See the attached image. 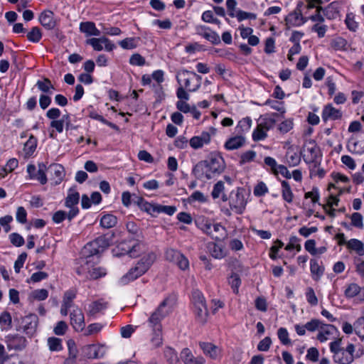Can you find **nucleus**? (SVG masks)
Listing matches in <instances>:
<instances>
[{
  "mask_svg": "<svg viewBox=\"0 0 364 364\" xmlns=\"http://www.w3.org/2000/svg\"><path fill=\"white\" fill-rule=\"evenodd\" d=\"M146 208V211L153 215L154 213H166L168 215H173L176 211V206L173 205H162L148 204Z\"/></svg>",
  "mask_w": 364,
  "mask_h": 364,
  "instance_id": "nucleus-19",
  "label": "nucleus"
},
{
  "mask_svg": "<svg viewBox=\"0 0 364 364\" xmlns=\"http://www.w3.org/2000/svg\"><path fill=\"white\" fill-rule=\"evenodd\" d=\"M39 21L41 25L48 30L53 29L55 26L53 13L51 11H46L41 13L39 16Z\"/></svg>",
  "mask_w": 364,
  "mask_h": 364,
  "instance_id": "nucleus-26",
  "label": "nucleus"
},
{
  "mask_svg": "<svg viewBox=\"0 0 364 364\" xmlns=\"http://www.w3.org/2000/svg\"><path fill=\"white\" fill-rule=\"evenodd\" d=\"M333 360L338 364H351L354 360L355 346L348 343L346 348L341 347V339H337L329 344Z\"/></svg>",
  "mask_w": 364,
  "mask_h": 364,
  "instance_id": "nucleus-3",
  "label": "nucleus"
},
{
  "mask_svg": "<svg viewBox=\"0 0 364 364\" xmlns=\"http://www.w3.org/2000/svg\"><path fill=\"white\" fill-rule=\"evenodd\" d=\"M103 325L100 323H93L87 326L84 335L86 336L98 333L102 331Z\"/></svg>",
  "mask_w": 364,
  "mask_h": 364,
  "instance_id": "nucleus-52",
  "label": "nucleus"
},
{
  "mask_svg": "<svg viewBox=\"0 0 364 364\" xmlns=\"http://www.w3.org/2000/svg\"><path fill=\"white\" fill-rule=\"evenodd\" d=\"M36 86L45 95H52V90H55V87L51 81L47 77H44L43 80H38L36 82Z\"/></svg>",
  "mask_w": 364,
  "mask_h": 364,
  "instance_id": "nucleus-33",
  "label": "nucleus"
},
{
  "mask_svg": "<svg viewBox=\"0 0 364 364\" xmlns=\"http://www.w3.org/2000/svg\"><path fill=\"white\" fill-rule=\"evenodd\" d=\"M38 325V317L36 315L31 314L25 316L22 321V328L23 332L29 336H32L37 328Z\"/></svg>",
  "mask_w": 364,
  "mask_h": 364,
  "instance_id": "nucleus-16",
  "label": "nucleus"
},
{
  "mask_svg": "<svg viewBox=\"0 0 364 364\" xmlns=\"http://www.w3.org/2000/svg\"><path fill=\"white\" fill-rule=\"evenodd\" d=\"M211 194L214 199L220 198L224 202L227 201L228 199L225 192L224 183H215Z\"/></svg>",
  "mask_w": 364,
  "mask_h": 364,
  "instance_id": "nucleus-37",
  "label": "nucleus"
},
{
  "mask_svg": "<svg viewBox=\"0 0 364 364\" xmlns=\"http://www.w3.org/2000/svg\"><path fill=\"white\" fill-rule=\"evenodd\" d=\"M282 197L284 200L291 203L293 199V193L289 183H282Z\"/></svg>",
  "mask_w": 364,
  "mask_h": 364,
  "instance_id": "nucleus-64",
  "label": "nucleus"
},
{
  "mask_svg": "<svg viewBox=\"0 0 364 364\" xmlns=\"http://www.w3.org/2000/svg\"><path fill=\"white\" fill-rule=\"evenodd\" d=\"M347 247L355 251L359 256L364 255L363 243L358 239H350L346 243Z\"/></svg>",
  "mask_w": 364,
  "mask_h": 364,
  "instance_id": "nucleus-35",
  "label": "nucleus"
},
{
  "mask_svg": "<svg viewBox=\"0 0 364 364\" xmlns=\"http://www.w3.org/2000/svg\"><path fill=\"white\" fill-rule=\"evenodd\" d=\"M76 297V291L75 289H69L65 292L63 303L67 306V307H72L73 301Z\"/></svg>",
  "mask_w": 364,
  "mask_h": 364,
  "instance_id": "nucleus-57",
  "label": "nucleus"
},
{
  "mask_svg": "<svg viewBox=\"0 0 364 364\" xmlns=\"http://www.w3.org/2000/svg\"><path fill=\"white\" fill-rule=\"evenodd\" d=\"M151 87L154 92L156 102H161L165 97L162 85L161 84H153Z\"/></svg>",
  "mask_w": 364,
  "mask_h": 364,
  "instance_id": "nucleus-58",
  "label": "nucleus"
},
{
  "mask_svg": "<svg viewBox=\"0 0 364 364\" xmlns=\"http://www.w3.org/2000/svg\"><path fill=\"white\" fill-rule=\"evenodd\" d=\"M46 173L50 176V180L62 181L65 176V169L63 166L59 164H50L46 167Z\"/></svg>",
  "mask_w": 364,
  "mask_h": 364,
  "instance_id": "nucleus-17",
  "label": "nucleus"
},
{
  "mask_svg": "<svg viewBox=\"0 0 364 364\" xmlns=\"http://www.w3.org/2000/svg\"><path fill=\"white\" fill-rule=\"evenodd\" d=\"M322 119L324 122L328 119L336 120L342 117L340 109H336L331 104L326 105L322 111Z\"/></svg>",
  "mask_w": 364,
  "mask_h": 364,
  "instance_id": "nucleus-20",
  "label": "nucleus"
},
{
  "mask_svg": "<svg viewBox=\"0 0 364 364\" xmlns=\"http://www.w3.org/2000/svg\"><path fill=\"white\" fill-rule=\"evenodd\" d=\"M42 38V33L38 27H33L27 33V38L33 43H38Z\"/></svg>",
  "mask_w": 364,
  "mask_h": 364,
  "instance_id": "nucleus-45",
  "label": "nucleus"
},
{
  "mask_svg": "<svg viewBox=\"0 0 364 364\" xmlns=\"http://www.w3.org/2000/svg\"><path fill=\"white\" fill-rule=\"evenodd\" d=\"M130 249L128 250V255L130 257H137L141 252L145 249V244L139 239L129 240Z\"/></svg>",
  "mask_w": 364,
  "mask_h": 364,
  "instance_id": "nucleus-22",
  "label": "nucleus"
},
{
  "mask_svg": "<svg viewBox=\"0 0 364 364\" xmlns=\"http://www.w3.org/2000/svg\"><path fill=\"white\" fill-rule=\"evenodd\" d=\"M300 239L297 237L296 235H292L289 237V242L285 247V250L287 251H291L294 249L296 250L297 252H300L301 250V247L299 244Z\"/></svg>",
  "mask_w": 364,
  "mask_h": 364,
  "instance_id": "nucleus-48",
  "label": "nucleus"
},
{
  "mask_svg": "<svg viewBox=\"0 0 364 364\" xmlns=\"http://www.w3.org/2000/svg\"><path fill=\"white\" fill-rule=\"evenodd\" d=\"M6 343L9 350H21L26 346V339L18 334L7 336Z\"/></svg>",
  "mask_w": 364,
  "mask_h": 364,
  "instance_id": "nucleus-14",
  "label": "nucleus"
},
{
  "mask_svg": "<svg viewBox=\"0 0 364 364\" xmlns=\"http://www.w3.org/2000/svg\"><path fill=\"white\" fill-rule=\"evenodd\" d=\"M91 262V257L90 256H87L85 259H81L80 260V265L76 269L77 274L86 279H97L107 274L105 268L94 267L92 266Z\"/></svg>",
  "mask_w": 364,
  "mask_h": 364,
  "instance_id": "nucleus-4",
  "label": "nucleus"
},
{
  "mask_svg": "<svg viewBox=\"0 0 364 364\" xmlns=\"http://www.w3.org/2000/svg\"><path fill=\"white\" fill-rule=\"evenodd\" d=\"M328 190L330 192L327 205L329 208H332L333 206H338L339 199L338 196L343 193V190L339 188L336 186V183H328Z\"/></svg>",
  "mask_w": 364,
  "mask_h": 364,
  "instance_id": "nucleus-21",
  "label": "nucleus"
},
{
  "mask_svg": "<svg viewBox=\"0 0 364 364\" xmlns=\"http://www.w3.org/2000/svg\"><path fill=\"white\" fill-rule=\"evenodd\" d=\"M129 63L132 65L143 66L145 65L146 60L140 54L134 53L130 57Z\"/></svg>",
  "mask_w": 364,
  "mask_h": 364,
  "instance_id": "nucleus-63",
  "label": "nucleus"
},
{
  "mask_svg": "<svg viewBox=\"0 0 364 364\" xmlns=\"http://www.w3.org/2000/svg\"><path fill=\"white\" fill-rule=\"evenodd\" d=\"M107 302L104 299H97L89 304L86 311L88 316H96L100 314H103L104 311L107 309Z\"/></svg>",
  "mask_w": 364,
  "mask_h": 364,
  "instance_id": "nucleus-15",
  "label": "nucleus"
},
{
  "mask_svg": "<svg viewBox=\"0 0 364 364\" xmlns=\"http://www.w3.org/2000/svg\"><path fill=\"white\" fill-rule=\"evenodd\" d=\"M189 75H191V71L187 70H183L177 74L176 78L178 83H180L181 80H183V87L186 89L187 91L191 92L190 90L192 89V87H191V81L193 79L188 76Z\"/></svg>",
  "mask_w": 364,
  "mask_h": 364,
  "instance_id": "nucleus-38",
  "label": "nucleus"
},
{
  "mask_svg": "<svg viewBox=\"0 0 364 364\" xmlns=\"http://www.w3.org/2000/svg\"><path fill=\"white\" fill-rule=\"evenodd\" d=\"M196 31L197 34L203 36L213 44L218 45L220 43L219 35L215 31H212L209 27L206 26H197L196 27Z\"/></svg>",
  "mask_w": 364,
  "mask_h": 364,
  "instance_id": "nucleus-13",
  "label": "nucleus"
},
{
  "mask_svg": "<svg viewBox=\"0 0 364 364\" xmlns=\"http://www.w3.org/2000/svg\"><path fill=\"white\" fill-rule=\"evenodd\" d=\"M211 256L215 259H220L226 256V252L223 246L215 242H210L208 246Z\"/></svg>",
  "mask_w": 364,
  "mask_h": 364,
  "instance_id": "nucleus-27",
  "label": "nucleus"
},
{
  "mask_svg": "<svg viewBox=\"0 0 364 364\" xmlns=\"http://www.w3.org/2000/svg\"><path fill=\"white\" fill-rule=\"evenodd\" d=\"M117 223V218L112 214H105L100 219V225L106 229L115 226Z\"/></svg>",
  "mask_w": 364,
  "mask_h": 364,
  "instance_id": "nucleus-39",
  "label": "nucleus"
},
{
  "mask_svg": "<svg viewBox=\"0 0 364 364\" xmlns=\"http://www.w3.org/2000/svg\"><path fill=\"white\" fill-rule=\"evenodd\" d=\"M354 330L357 336L364 340V316L358 318L354 323Z\"/></svg>",
  "mask_w": 364,
  "mask_h": 364,
  "instance_id": "nucleus-49",
  "label": "nucleus"
},
{
  "mask_svg": "<svg viewBox=\"0 0 364 364\" xmlns=\"http://www.w3.org/2000/svg\"><path fill=\"white\" fill-rule=\"evenodd\" d=\"M46 166L43 163L38 164V169L36 168L33 164H29L27 166V172L29 175V178L31 180H36L40 182H46Z\"/></svg>",
  "mask_w": 364,
  "mask_h": 364,
  "instance_id": "nucleus-11",
  "label": "nucleus"
},
{
  "mask_svg": "<svg viewBox=\"0 0 364 364\" xmlns=\"http://www.w3.org/2000/svg\"><path fill=\"white\" fill-rule=\"evenodd\" d=\"M109 246V240L105 236H100L87 243L84 247V251L89 254L88 256L92 257L102 252Z\"/></svg>",
  "mask_w": 364,
  "mask_h": 364,
  "instance_id": "nucleus-7",
  "label": "nucleus"
},
{
  "mask_svg": "<svg viewBox=\"0 0 364 364\" xmlns=\"http://www.w3.org/2000/svg\"><path fill=\"white\" fill-rule=\"evenodd\" d=\"M346 24L347 26V28L351 31L355 32L358 27V23L354 20V15L353 14H348L345 20Z\"/></svg>",
  "mask_w": 364,
  "mask_h": 364,
  "instance_id": "nucleus-60",
  "label": "nucleus"
},
{
  "mask_svg": "<svg viewBox=\"0 0 364 364\" xmlns=\"http://www.w3.org/2000/svg\"><path fill=\"white\" fill-rule=\"evenodd\" d=\"M12 318L10 313L4 311L0 315V325L2 328L8 329L11 328Z\"/></svg>",
  "mask_w": 364,
  "mask_h": 364,
  "instance_id": "nucleus-51",
  "label": "nucleus"
},
{
  "mask_svg": "<svg viewBox=\"0 0 364 364\" xmlns=\"http://www.w3.org/2000/svg\"><path fill=\"white\" fill-rule=\"evenodd\" d=\"M278 338L283 345H289L291 340L289 338V333L286 328L281 327L277 331Z\"/></svg>",
  "mask_w": 364,
  "mask_h": 364,
  "instance_id": "nucleus-54",
  "label": "nucleus"
},
{
  "mask_svg": "<svg viewBox=\"0 0 364 364\" xmlns=\"http://www.w3.org/2000/svg\"><path fill=\"white\" fill-rule=\"evenodd\" d=\"M16 219L21 224H25L27 222V212L23 207L20 206L17 208Z\"/></svg>",
  "mask_w": 364,
  "mask_h": 364,
  "instance_id": "nucleus-62",
  "label": "nucleus"
},
{
  "mask_svg": "<svg viewBox=\"0 0 364 364\" xmlns=\"http://www.w3.org/2000/svg\"><path fill=\"white\" fill-rule=\"evenodd\" d=\"M70 324L76 331H82L85 326V316L82 310L75 307L70 314Z\"/></svg>",
  "mask_w": 364,
  "mask_h": 364,
  "instance_id": "nucleus-10",
  "label": "nucleus"
},
{
  "mask_svg": "<svg viewBox=\"0 0 364 364\" xmlns=\"http://www.w3.org/2000/svg\"><path fill=\"white\" fill-rule=\"evenodd\" d=\"M310 270L312 275V278L314 280L318 281L323 274L324 267L318 260L311 259Z\"/></svg>",
  "mask_w": 364,
  "mask_h": 364,
  "instance_id": "nucleus-28",
  "label": "nucleus"
},
{
  "mask_svg": "<svg viewBox=\"0 0 364 364\" xmlns=\"http://www.w3.org/2000/svg\"><path fill=\"white\" fill-rule=\"evenodd\" d=\"M195 223L196 226L206 235L211 233V225L213 223L209 218L205 216H200L195 220Z\"/></svg>",
  "mask_w": 364,
  "mask_h": 364,
  "instance_id": "nucleus-31",
  "label": "nucleus"
},
{
  "mask_svg": "<svg viewBox=\"0 0 364 364\" xmlns=\"http://www.w3.org/2000/svg\"><path fill=\"white\" fill-rule=\"evenodd\" d=\"M249 196V191L242 188L232 191L228 199L230 210L236 214H242L247 205Z\"/></svg>",
  "mask_w": 364,
  "mask_h": 364,
  "instance_id": "nucleus-5",
  "label": "nucleus"
},
{
  "mask_svg": "<svg viewBox=\"0 0 364 364\" xmlns=\"http://www.w3.org/2000/svg\"><path fill=\"white\" fill-rule=\"evenodd\" d=\"M85 356L89 359L103 358L106 353L105 346L102 344H89L82 347Z\"/></svg>",
  "mask_w": 364,
  "mask_h": 364,
  "instance_id": "nucleus-9",
  "label": "nucleus"
},
{
  "mask_svg": "<svg viewBox=\"0 0 364 364\" xmlns=\"http://www.w3.org/2000/svg\"><path fill=\"white\" fill-rule=\"evenodd\" d=\"M86 43L92 46L96 51H100L103 49L102 44L105 45L107 51H112L116 48L115 45L106 37L89 38L86 41Z\"/></svg>",
  "mask_w": 364,
  "mask_h": 364,
  "instance_id": "nucleus-12",
  "label": "nucleus"
},
{
  "mask_svg": "<svg viewBox=\"0 0 364 364\" xmlns=\"http://www.w3.org/2000/svg\"><path fill=\"white\" fill-rule=\"evenodd\" d=\"M360 291V287L355 283L350 284L344 291L346 298L350 299L357 296Z\"/></svg>",
  "mask_w": 364,
  "mask_h": 364,
  "instance_id": "nucleus-46",
  "label": "nucleus"
},
{
  "mask_svg": "<svg viewBox=\"0 0 364 364\" xmlns=\"http://www.w3.org/2000/svg\"><path fill=\"white\" fill-rule=\"evenodd\" d=\"M167 300H164L159 307L153 312L148 320L149 325L152 329L161 330V321L166 316V313L163 311V309L166 306Z\"/></svg>",
  "mask_w": 364,
  "mask_h": 364,
  "instance_id": "nucleus-8",
  "label": "nucleus"
},
{
  "mask_svg": "<svg viewBox=\"0 0 364 364\" xmlns=\"http://www.w3.org/2000/svg\"><path fill=\"white\" fill-rule=\"evenodd\" d=\"M164 355L169 364L178 363V354L173 348L166 347L164 350Z\"/></svg>",
  "mask_w": 364,
  "mask_h": 364,
  "instance_id": "nucleus-47",
  "label": "nucleus"
},
{
  "mask_svg": "<svg viewBox=\"0 0 364 364\" xmlns=\"http://www.w3.org/2000/svg\"><path fill=\"white\" fill-rule=\"evenodd\" d=\"M336 330V327L331 324H325L323 323L319 328V332L317 335V339L321 343H324L329 339L333 331Z\"/></svg>",
  "mask_w": 364,
  "mask_h": 364,
  "instance_id": "nucleus-23",
  "label": "nucleus"
},
{
  "mask_svg": "<svg viewBox=\"0 0 364 364\" xmlns=\"http://www.w3.org/2000/svg\"><path fill=\"white\" fill-rule=\"evenodd\" d=\"M79 201V193L74 188H70L65 200V206L70 209L68 211V220H72L79 214L80 210L77 207Z\"/></svg>",
  "mask_w": 364,
  "mask_h": 364,
  "instance_id": "nucleus-6",
  "label": "nucleus"
},
{
  "mask_svg": "<svg viewBox=\"0 0 364 364\" xmlns=\"http://www.w3.org/2000/svg\"><path fill=\"white\" fill-rule=\"evenodd\" d=\"M181 254L182 253L177 250L168 248L165 252V258L167 261L175 263L176 260H178Z\"/></svg>",
  "mask_w": 364,
  "mask_h": 364,
  "instance_id": "nucleus-50",
  "label": "nucleus"
},
{
  "mask_svg": "<svg viewBox=\"0 0 364 364\" xmlns=\"http://www.w3.org/2000/svg\"><path fill=\"white\" fill-rule=\"evenodd\" d=\"M36 146L37 139L31 134L27 141L24 144L23 151L26 156H31L35 151Z\"/></svg>",
  "mask_w": 364,
  "mask_h": 364,
  "instance_id": "nucleus-36",
  "label": "nucleus"
},
{
  "mask_svg": "<svg viewBox=\"0 0 364 364\" xmlns=\"http://www.w3.org/2000/svg\"><path fill=\"white\" fill-rule=\"evenodd\" d=\"M318 151V148L314 140H310L304 146V151L309 154L307 156L309 161H314L317 158Z\"/></svg>",
  "mask_w": 364,
  "mask_h": 364,
  "instance_id": "nucleus-32",
  "label": "nucleus"
},
{
  "mask_svg": "<svg viewBox=\"0 0 364 364\" xmlns=\"http://www.w3.org/2000/svg\"><path fill=\"white\" fill-rule=\"evenodd\" d=\"M48 346L50 351H60L63 349L62 340L55 337L48 339Z\"/></svg>",
  "mask_w": 364,
  "mask_h": 364,
  "instance_id": "nucleus-44",
  "label": "nucleus"
},
{
  "mask_svg": "<svg viewBox=\"0 0 364 364\" xmlns=\"http://www.w3.org/2000/svg\"><path fill=\"white\" fill-rule=\"evenodd\" d=\"M191 302L193 306L206 305V300L203 294L198 289L192 291Z\"/></svg>",
  "mask_w": 364,
  "mask_h": 364,
  "instance_id": "nucleus-40",
  "label": "nucleus"
},
{
  "mask_svg": "<svg viewBox=\"0 0 364 364\" xmlns=\"http://www.w3.org/2000/svg\"><path fill=\"white\" fill-rule=\"evenodd\" d=\"M262 124H259L256 129L253 132L252 139L255 141L263 140L267 136L266 130L262 129Z\"/></svg>",
  "mask_w": 364,
  "mask_h": 364,
  "instance_id": "nucleus-55",
  "label": "nucleus"
},
{
  "mask_svg": "<svg viewBox=\"0 0 364 364\" xmlns=\"http://www.w3.org/2000/svg\"><path fill=\"white\" fill-rule=\"evenodd\" d=\"M241 279L236 273H232L228 278V284L230 285L231 289L234 294H238L239 287L241 285Z\"/></svg>",
  "mask_w": 364,
  "mask_h": 364,
  "instance_id": "nucleus-41",
  "label": "nucleus"
},
{
  "mask_svg": "<svg viewBox=\"0 0 364 364\" xmlns=\"http://www.w3.org/2000/svg\"><path fill=\"white\" fill-rule=\"evenodd\" d=\"M80 32L85 33L86 36H98L100 35V30L96 28L95 23L92 21H85L80 23Z\"/></svg>",
  "mask_w": 364,
  "mask_h": 364,
  "instance_id": "nucleus-25",
  "label": "nucleus"
},
{
  "mask_svg": "<svg viewBox=\"0 0 364 364\" xmlns=\"http://www.w3.org/2000/svg\"><path fill=\"white\" fill-rule=\"evenodd\" d=\"M31 296L37 301H43L48 296V291L46 289H36L31 292Z\"/></svg>",
  "mask_w": 364,
  "mask_h": 364,
  "instance_id": "nucleus-56",
  "label": "nucleus"
},
{
  "mask_svg": "<svg viewBox=\"0 0 364 364\" xmlns=\"http://www.w3.org/2000/svg\"><path fill=\"white\" fill-rule=\"evenodd\" d=\"M193 312L196 316V320L199 323L202 324L206 323L208 316L207 304L193 306Z\"/></svg>",
  "mask_w": 364,
  "mask_h": 364,
  "instance_id": "nucleus-29",
  "label": "nucleus"
},
{
  "mask_svg": "<svg viewBox=\"0 0 364 364\" xmlns=\"http://www.w3.org/2000/svg\"><path fill=\"white\" fill-rule=\"evenodd\" d=\"M245 143V137L236 136L230 138L225 144V148L228 150H235L242 147Z\"/></svg>",
  "mask_w": 364,
  "mask_h": 364,
  "instance_id": "nucleus-30",
  "label": "nucleus"
},
{
  "mask_svg": "<svg viewBox=\"0 0 364 364\" xmlns=\"http://www.w3.org/2000/svg\"><path fill=\"white\" fill-rule=\"evenodd\" d=\"M156 255L149 252L144 256L129 272L120 279V283L123 285L133 282L144 273H146L156 259Z\"/></svg>",
  "mask_w": 364,
  "mask_h": 364,
  "instance_id": "nucleus-2",
  "label": "nucleus"
},
{
  "mask_svg": "<svg viewBox=\"0 0 364 364\" xmlns=\"http://www.w3.org/2000/svg\"><path fill=\"white\" fill-rule=\"evenodd\" d=\"M287 161L290 166H294L299 164L301 161L300 155L294 151L292 148H289L286 154Z\"/></svg>",
  "mask_w": 364,
  "mask_h": 364,
  "instance_id": "nucleus-42",
  "label": "nucleus"
},
{
  "mask_svg": "<svg viewBox=\"0 0 364 364\" xmlns=\"http://www.w3.org/2000/svg\"><path fill=\"white\" fill-rule=\"evenodd\" d=\"M300 18H302V14L299 9H296L285 18L287 26H299Z\"/></svg>",
  "mask_w": 364,
  "mask_h": 364,
  "instance_id": "nucleus-34",
  "label": "nucleus"
},
{
  "mask_svg": "<svg viewBox=\"0 0 364 364\" xmlns=\"http://www.w3.org/2000/svg\"><path fill=\"white\" fill-rule=\"evenodd\" d=\"M10 242L15 247H19L24 245V238L17 232L11 233L9 235Z\"/></svg>",
  "mask_w": 364,
  "mask_h": 364,
  "instance_id": "nucleus-53",
  "label": "nucleus"
},
{
  "mask_svg": "<svg viewBox=\"0 0 364 364\" xmlns=\"http://www.w3.org/2000/svg\"><path fill=\"white\" fill-rule=\"evenodd\" d=\"M199 346L206 356L212 359H217L220 356L221 350L215 345L208 342H200Z\"/></svg>",
  "mask_w": 364,
  "mask_h": 364,
  "instance_id": "nucleus-18",
  "label": "nucleus"
},
{
  "mask_svg": "<svg viewBox=\"0 0 364 364\" xmlns=\"http://www.w3.org/2000/svg\"><path fill=\"white\" fill-rule=\"evenodd\" d=\"M319 198V192L317 188H313L311 191H308L305 193V198L311 199V202L313 205L318 203Z\"/></svg>",
  "mask_w": 364,
  "mask_h": 364,
  "instance_id": "nucleus-61",
  "label": "nucleus"
},
{
  "mask_svg": "<svg viewBox=\"0 0 364 364\" xmlns=\"http://www.w3.org/2000/svg\"><path fill=\"white\" fill-rule=\"evenodd\" d=\"M213 239L215 240H221L227 236V231L224 226L220 223H215L211 225V233H208Z\"/></svg>",
  "mask_w": 364,
  "mask_h": 364,
  "instance_id": "nucleus-24",
  "label": "nucleus"
},
{
  "mask_svg": "<svg viewBox=\"0 0 364 364\" xmlns=\"http://www.w3.org/2000/svg\"><path fill=\"white\" fill-rule=\"evenodd\" d=\"M353 226L362 229L363 228V218L360 213H353L350 217Z\"/></svg>",
  "mask_w": 364,
  "mask_h": 364,
  "instance_id": "nucleus-59",
  "label": "nucleus"
},
{
  "mask_svg": "<svg viewBox=\"0 0 364 364\" xmlns=\"http://www.w3.org/2000/svg\"><path fill=\"white\" fill-rule=\"evenodd\" d=\"M224 169L223 158L211 155L207 160L199 162L193 168V173L200 180L213 179Z\"/></svg>",
  "mask_w": 364,
  "mask_h": 364,
  "instance_id": "nucleus-1",
  "label": "nucleus"
},
{
  "mask_svg": "<svg viewBox=\"0 0 364 364\" xmlns=\"http://www.w3.org/2000/svg\"><path fill=\"white\" fill-rule=\"evenodd\" d=\"M139 41V38H126L119 42L123 49L131 50L137 47Z\"/></svg>",
  "mask_w": 364,
  "mask_h": 364,
  "instance_id": "nucleus-43",
  "label": "nucleus"
}]
</instances>
